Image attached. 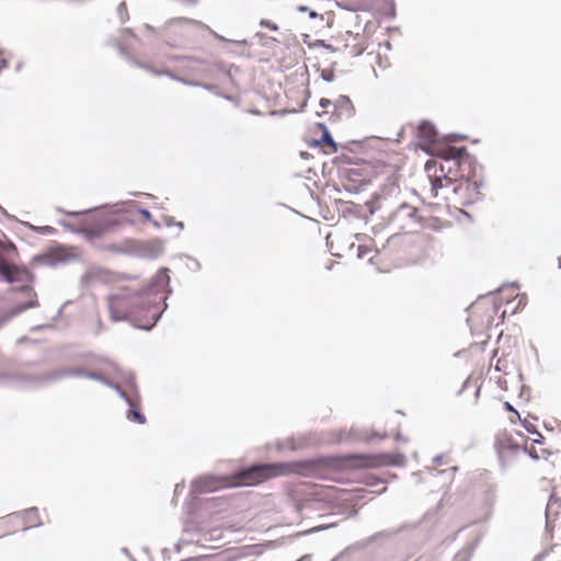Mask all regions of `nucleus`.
<instances>
[{
	"label": "nucleus",
	"instance_id": "dca6fc26",
	"mask_svg": "<svg viewBox=\"0 0 561 561\" xmlns=\"http://www.w3.org/2000/svg\"><path fill=\"white\" fill-rule=\"evenodd\" d=\"M373 252V250L366 245H359L358 247V257L365 259L367 257L369 261L373 259L369 254Z\"/></svg>",
	"mask_w": 561,
	"mask_h": 561
},
{
	"label": "nucleus",
	"instance_id": "6ab92c4d",
	"mask_svg": "<svg viewBox=\"0 0 561 561\" xmlns=\"http://www.w3.org/2000/svg\"><path fill=\"white\" fill-rule=\"evenodd\" d=\"M497 383L504 389H507L506 379H503L501 376L497 377Z\"/></svg>",
	"mask_w": 561,
	"mask_h": 561
},
{
	"label": "nucleus",
	"instance_id": "423d86ee",
	"mask_svg": "<svg viewBox=\"0 0 561 561\" xmlns=\"http://www.w3.org/2000/svg\"><path fill=\"white\" fill-rule=\"evenodd\" d=\"M301 13H308L309 20L312 22V26L316 28L331 27L334 23V13L332 11H323L317 8H310L307 5L298 7Z\"/></svg>",
	"mask_w": 561,
	"mask_h": 561
},
{
	"label": "nucleus",
	"instance_id": "39448f33",
	"mask_svg": "<svg viewBox=\"0 0 561 561\" xmlns=\"http://www.w3.org/2000/svg\"><path fill=\"white\" fill-rule=\"evenodd\" d=\"M344 461L352 469H374L393 465L394 458L388 454H351Z\"/></svg>",
	"mask_w": 561,
	"mask_h": 561
},
{
	"label": "nucleus",
	"instance_id": "2eb2a0df",
	"mask_svg": "<svg viewBox=\"0 0 561 561\" xmlns=\"http://www.w3.org/2000/svg\"><path fill=\"white\" fill-rule=\"evenodd\" d=\"M182 26L175 23L170 24L165 30V36L171 37L172 35H182Z\"/></svg>",
	"mask_w": 561,
	"mask_h": 561
},
{
	"label": "nucleus",
	"instance_id": "20e7f679",
	"mask_svg": "<svg viewBox=\"0 0 561 561\" xmlns=\"http://www.w3.org/2000/svg\"><path fill=\"white\" fill-rule=\"evenodd\" d=\"M421 219L417 208L404 203L389 215L387 225L393 233H408L421 225Z\"/></svg>",
	"mask_w": 561,
	"mask_h": 561
},
{
	"label": "nucleus",
	"instance_id": "f3484780",
	"mask_svg": "<svg viewBox=\"0 0 561 561\" xmlns=\"http://www.w3.org/2000/svg\"><path fill=\"white\" fill-rule=\"evenodd\" d=\"M504 408H505V410L514 413L516 415V417L518 420H520V415L518 414V412L513 408V405L510 402H504Z\"/></svg>",
	"mask_w": 561,
	"mask_h": 561
},
{
	"label": "nucleus",
	"instance_id": "f8f14e48",
	"mask_svg": "<svg viewBox=\"0 0 561 561\" xmlns=\"http://www.w3.org/2000/svg\"><path fill=\"white\" fill-rule=\"evenodd\" d=\"M510 363L507 360V353L502 352V355L496 359L495 363V370L499 373H503L504 375H507Z\"/></svg>",
	"mask_w": 561,
	"mask_h": 561
},
{
	"label": "nucleus",
	"instance_id": "ddd939ff",
	"mask_svg": "<svg viewBox=\"0 0 561 561\" xmlns=\"http://www.w3.org/2000/svg\"><path fill=\"white\" fill-rule=\"evenodd\" d=\"M518 421L522 423V425L524 426V428H525L528 433H530V434H535V435H536V437H535V438H543V436L541 435V433H539V432L537 431L536 425H535L531 421H529L528 419H522V417H520V420H518Z\"/></svg>",
	"mask_w": 561,
	"mask_h": 561
},
{
	"label": "nucleus",
	"instance_id": "b1692460",
	"mask_svg": "<svg viewBox=\"0 0 561 561\" xmlns=\"http://www.w3.org/2000/svg\"><path fill=\"white\" fill-rule=\"evenodd\" d=\"M558 265L561 268V256L558 259Z\"/></svg>",
	"mask_w": 561,
	"mask_h": 561
},
{
	"label": "nucleus",
	"instance_id": "393cba45",
	"mask_svg": "<svg viewBox=\"0 0 561 561\" xmlns=\"http://www.w3.org/2000/svg\"><path fill=\"white\" fill-rule=\"evenodd\" d=\"M346 9L348 10H355L356 8L355 7H345Z\"/></svg>",
	"mask_w": 561,
	"mask_h": 561
},
{
	"label": "nucleus",
	"instance_id": "9d476101",
	"mask_svg": "<svg viewBox=\"0 0 561 561\" xmlns=\"http://www.w3.org/2000/svg\"><path fill=\"white\" fill-rule=\"evenodd\" d=\"M543 438H534L529 446H526V450L533 459H548L551 453L543 447Z\"/></svg>",
	"mask_w": 561,
	"mask_h": 561
},
{
	"label": "nucleus",
	"instance_id": "412c9836",
	"mask_svg": "<svg viewBox=\"0 0 561 561\" xmlns=\"http://www.w3.org/2000/svg\"><path fill=\"white\" fill-rule=\"evenodd\" d=\"M517 420H518V419L516 417V415H515V414H514V416L510 417V421H511L512 423H516V422H517Z\"/></svg>",
	"mask_w": 561,
	"mask_h": 561
},
{
	"label": "nucleus",
	"instance_id": "6e6552de",
	"mask_svg": "<svg viewBox=\"0 0 561 561\" xmlns=\"http://www.w3.org/2000/svg\"><path fill=\"white\" fill-rule=\"evenodd\" d=\"M368 46L367 37L364 34L347 32L344 44V53L347 56L356 57L363 54Z\"/></svg>",
	"mask_w": 561,
	"mask_h": 561
},
{
	"label": "nucleus",
	"instance_id": "7ed1b4c3",
	"mask_svg": "<svg viewBox=\"0 0 561 561\" xmlns=\"http://www.w3.org/2000/svg\"><path fill=\"white\" fill-rule=\"evenodd\" d=\"M301 466L296 462H277L253 466L239 476V483L254 485L268 479L300 472Z\"/></svg>",
	"mask_w": 561,
	"mask_h": 561
},
{
	"label": "nucleus",
	"instance_id": "9b49d317",
	"mask_svg": "<svg viewBox=\"0 0 561 561\" xmlns=\"http://www.w3.org/2000/svg\"><path fill=\"white\" fill-rule=\"evenodd\" d=\"M24 272L16 265L9 264L3 260H0V274L9 282H15L20 279V274Z\"/></svg>",
	"mask_w": 561,
	"mask_h": 561
},
{
	"label": "nucleus",
	"instance_id": "4468645a",
	"mask_svg": "<svg viewBox=\"0 0 561 561\" xmlns=\"http://www.w3.org/2000/svg\"><path fill=\"white\" fill-rule=\"evenodd\" d=\"M128 419L139 424H144L146 422L145 415L134 408L130 409L128 413Z\"/></svg>",
	"mask_w": 561,
	"mask_h": 561
},
{
	"label": "nucleus",
	"instance_id": "f257e3e1",
	"mask_svg": "<svg viewBox=\"0 0 561 561\" xmlns=\"http://www.w3.org/2000/svg\"><path fill=\"white\" fill-rule=\"evenodd\" d=\"M108 308L113 320H130L142 329H150L157 321V308L137 293L112 296Z\"/></svg>",
	"mask_w": 561,
	"mask_h": 561
},
{
	"label": "nucleus",
	"instance_id": "a878e982",
	"mask_svg": "<svg viewBox=\"0 0 561 561\" xmlns=\"http://www.w3.org/2000/svg\"><path fill=\"white\" fill-rule=\"evenodd\" d=\"M497 354H499V350H495V351H494V357H496V356H497Z\"/></svg>",
	"mask_w": 561,
	"mask_h": 561
},
{
	"label": "nucleus",
	"instance_id": "f03ea898",
	"mask_svg": "<svg viewBox=\"0 0 561 561\" xmlns=\"http://www.w3.org/2000/svg\"><path fill=\"white\" fill-rule=\"evenodd\" d=\"M444 165H442V175H430L431 194L433 197H437L439 190L443 192V198L447 202H451L455 205L468 206L477 203L481 198V183L474 178L461 175L459 179L451 178L444 172Z\"/></svg>",
	"mask_w": 561,
	"mask_h": 561
},
{
	"label": "nucleus",
	"instance_id": "5701e85b",
	"mask_svg": "<svg viewBox=\"0 0 561 561\" xmlns=\"http://www.w3.org/2000/svg\"><path fill=\"white\" fill-rule=\"evenodd\" d=\"M426 170L430 171L431 170V164L427 162L426 163Z\"/></svg>",
	"mask_w": 561,
	"mask_h": 561
},
{
	"label": "nucleus",
	"instance_id": "aec40b11",
	"mask_svg": "<svg viewBox=\"0 0 561 561\" xmlns=\"http://www.w3.org/2000/svg\"><path fill=\"white\" fill-rule=\"evenodd\" d=\"M333 263H334V262H333L332 260H330V263L325 265V268H327V270H331V268H332V266H333Z\"/></svg>",
	"mask_w": 561,
	"mask_h": 561
},
{
	"label": "nucleus",
	"instance_id": "4be33fe9",
	"mask_svg": "<svg viewBox=\"0 0 561 561\" xmlns=\"http://www.w3.org/2000/svg\"><path fill=\"white\" fill-rule=\"evenodd\" d=\"M5 66H7V62H5L4 60H3V61H0V70H1L2 68H4Z\"/></svg>",
	"mask_w": 561,
	"mask_h": 561
},
{
	"label": "nucleus",
	"instance_id": "a211bd4d",
	"mask_svg": "<svg viewBox=\"0 0 561 561\" xmlns=\"http://www.w3.org/2000/svg\"><path fill=\"white\" fill-rule=\"evenodd\" d=\"M421 130L422 131H425V130L427 131V138L430 140H432L434 138V136H435V133L432 130V128L430 126H425L424 125V126L421 127Z\"/></svg>",
	"mask_w": 561,
	"mask_h": 561
},
{
	"label": "nucleus",
	"instance_id": "0eeeda50",
	"mask_svg": "<svg viewBox=\"0 0 561 561\" xmlns=\"http://www.w3.org/2000/svg\"><path fill=\"white\" fill-rule=\"evenodd\" d=\"M438 156L446 162H455L458 167L469 163V154L465 147H456L451 145H442L438 149Z\"/></svg>",
	"mask_w": 561,
	"mask_h": 561
},
{
	"label": "nucleus",
	"instance_id": "1a4fd4ad",
	"mask_svg": "<svg viewBox=\"0 0 561 561\" xmlns=\"http://www.w3.org/2000/svg\"><path fill=\"white\" fill-rule=\"evenodd\" d=\"M318 127L322 130L321 139L316 141V145L322 148L325 154H332L337 151V145L331 137L328 128L323 124H319Z\"/></svg>",
	"mask_w": 561,
	"mask_h": 561
}]
</instances>
